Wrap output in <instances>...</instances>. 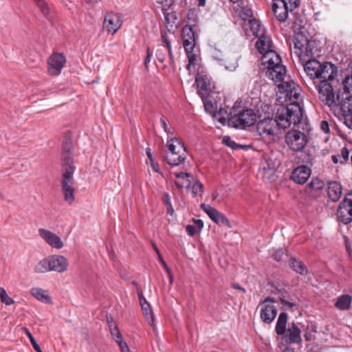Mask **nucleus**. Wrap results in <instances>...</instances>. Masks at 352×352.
<instances>
[{
  "label": "nucleus",
  "instance_id": "obj_30",
  "mask_svg": "<svg viewBox=\"0 0 352 352\" xmlns=\"http://www.w3.org/2000/svg\"><path fill=\"white\" fill-rule=\"evenodd\" d=\"M352 302V297L349 294H343L339 296L336 302L335 307L340 311L349 309Z\"/></svg>",
  "mask_w": 352,
  "mask_h": 352
},
{
  "label": "nucleus",
  "instance_id": "obj_36",
  "mask_svg": "<svg viewBox=\"0 0 352 352\" xmlns=\"http://www.w3.org/2000/svg\"><path fill=\"white\" fill-rule=\"evenodd\" d=\"M182 37L183 42H186V40L189 41H195V32L192 27L190 25H185L182 30Z\"/></svg>",
  "mask_w": 352,
  "mask_h": 352
},
{
  "label": "nucleus",
  "instance_id": "obj_56",
  "mask_svg": "<svg viewBox=\"0 0 352 352\" xmlns=\"http://www.w3.org/2000/svg\"><path fill=\"white\" fill-rule=\"evenodd\" d=\"M341 156L344 160V161H346L349 159V151L346 147H344L342 148Z\"/></svg>",
  "mask_w": 352,
  "mask_h": 352
},
{
  "label": "nucleus",
  "instance_id": "obj_37",
  "mask_svg": "<svg viewBox=\"0 0 352 352\" xmlns=\"http://www.w3.org/2000/svg\"><path fill=\"white\" fill-rule=\"evenodd\" d=\"M142 309L143 314L147 322L151 325H154V314L150 305H142Z\"/></svg>",
  "mask_w": 352,
  "mask_h": 352
},
{
  "label": "nucleus",
  "instance_id": "obj_21",
  "mask_svg": "<svg viewBox=\"0 0 352 352\" xmlns=\"http://www.w3.org/2000/svg\"><path fill=\"white\" fill-rule=\"evenodd\" d=\"M245 29L248 36H250L249 31L256 38H259L265 34V27L256 19L249 20L245 25Z\"/></svg>",
  "mask_w": 352,
  "mask_h": 352
},
{
  "label": "nucleus",
  "instance_id": "obj_58",
  "mask_svg": "<svg viewBox=\"0 0 352 352\" xmlns=\"http://www.w3.org/2000/svg\"><path fill=\"white\" fill-rule=\"evenodd\" d=\"M223 142L228 146L232 147L234 142L228 136H225L223 139Z\"/></svg>",
  "mask_w": 352,
  "mask_h": 352
},
{
  "label": "nucleus",
  "instance_id": "obj_4",
  "mask_svg": "<svg viewBox=\"0 0 352 352\" xmlns=\"http://www.w3.org/2000/svg\"><path fill=\"white\" fill-rule=\"evenodd\" d=\"M164 160L170 166L182 164L187 157V151L184 143L177 138H171L166 144Z\"/></svg>",
  "mask_w": 352,
  "mask_h": 352
},
{
  "label": "nucleus",
  "instance_id": "obj_44",
  "mask_svg": "<svg viewBox=\"0 0 352 352\" xmlns=\"http://www.w3.org/2000/svg\"><path fill=\"white\" fill-rule=\"evenodd\" d=\"M204 191V186L203 184L197 181L194 183V184L192 186V194L194 197H197L198 195H201L202 192Z\"/></svg>",
  "mask_w": 352,
  "mask_h": 352
},
{
  "label": "nucleus",
  "instance_id": "obj_35",
  "mask_svg": "<svg viewBox=\"0 0 352 352\" xmlns=\"http://www.w3.org/2000/svg\"><path fill=\"white\" fill-rule=\"evenodd\" d=\"M289 266L297 273L300 274H306L307 273V267L300 261L295 258H291L289 260Z\"/></svg>",
  "mask_w": 352,
  "mask_h": 352
},
{
  "label": "nucleus",
  "instance_id": "obj_9",
  "mask_svg": "<svg viewBox=\"0 0 352 352\" xmlns=\"http://www.w3.org/2000/svg\"><path fill=\"white\" fill-rule=\"evenodd\" d=\"M301 162L306 165H301L296 168L292 174V179L300 184H305L311 175V169L307 166L312 165L313 157L311 155L305 153H301L299 157Z\"/></svg>",
  "mask_w": 352,
  "mask_h": 352
},
{
  "label": "nucleus",
  "instance_id": "obj_55",
  "mask_svg": "<svg viewBox=\"0 0 352 352\" xmlns=\"http://www.w3.org/2000/svg\"><path fill=\"white\" fill-rule=\"evenodd\" d=\"M320 129L325 133H327L329 132V126L328 122L323 120L320 123Z\"/></svg>",
  "mask_w": 352,
  "mask_h": 352
},
{
  "label": "nucleus",
  "instance_id": "obj_50",
  "mask_svg": "<svg viewBox=\"0 0 352 352\" xmlns=\"http://www.w3.org/2000/svg\"><path fill=\"white\" fill-rule=\"evenodd\" d=\"M203 102L204 104V107H205L206 111L210 113H213L214 107H213L212 102L211 101L208 100L207 98L204 99V100H203Z\"/></svg>",
  "mask_w": 352,
  "mask_h": 352
},
{
  "label": "nucleus",
  "instance_id": "obj_26",
  "mask_svg": "<svg viewBox=\"0 0 352 352\" xmlns=\"http://www.w3.org/2000/svg\"><path fill=\"white\" fill-rule=\"evenodd\" d=\"M256 47L258 52L263 56L266 55L270 52H275L272 49V41L270 36L266 34L258 38L256 43Z\"/></svg>",
  "mask_w": 352,
  "mask_h": 352
},
{
  "label": "nucleus",
  "instance_id": "obj_27",
  "mask_svg": "<svg viewBox=\"0 0 352 352\" xmlns=\"http://www.w3.org/2000/svg\"><path fill=\"white\" fill-rule=\"evenodd\" d=\"M342 186L336 182H331L328 184L327 193L332 201H337L342 195Z\"/></svg>",
  "mask_w": 352,
  "mask_h": 352
},
{
  "label": "nucleus",
  "instance_id": "obj_28",
  "mask_svg": "<svg viewBox=\"0 0 352 352\" xmlns=\"http://www.w3.org/2000/svg\"><path fill=\"white\" fill-rule=\"evenodd\" d=\"M42 14L52 23L55 20V14L53 9L48 5L45 0H42L36 3Z\"/></svg>",
  "mask_w": 352,
  "mask_h": 352
},
{
  "label": "nucleus",
  "instance_id": "obj_49",
  "mask_svg": "<svg viewBox=\"0 0 352 352\" xmlns=\"http://www.w3.org/2000/svg\"><path fill=\"white\" fill-rule=\"evenodd\" d=\"M195 45V41H189L186 40V42H183V46L184 47V50H185L186 54L190 53V52H193Z\"/></svg>",
  "mask_w": 352,
  "mask_h": 352
},
{
  "label": "nucleus",
  "instance_id": "obj_45",
  "mask_svg": "<svg viewBox=\"0 0 352 352\" xmlns=\"http://www.w3.org/2000/svg\"><path fill=\"white\" fill-rule=\"evenodd\" d=\"M111 335L112 336V338L115 340V342L118 344V342H120L122 341V336L120 331V330L118 328V326H113V328L110 330Z\"/></svg>",
  "mask_w": 352,
  "mask_h": 352
},
{
  "label": "nucleus",
  "instance_id": "obj_39",
  "mask_svg": "<svg viewBox=\"0 0 352 352\" xmlns=\"http://www.w3.org/2000/svg\"><path fill=\"white\" fill-rule=\"evenodd\" d=\"M213 118L217 120L219 123L224 125L227 122H228L229 117L226 111L220 109L219 111L213 113Z\"/></svg>",
  "mask_w": 352,
  "mask_h": 352
},
{
  "label": "nucleus",
  "instance_id": "obj_16",
  "mask_svg": "<svg viewBox=\"0 0 352 352\" xmlns=\"http://www.w3.org/2000/svg\"><path fill=\"white\" fill-rule=\"evenodd\" d=\"M74 171L65 170L63 175L62 190L64 195L65 201L72 204L74 201V180L73 178Z\"/></svg>",
  "mask_w": 352,
  "mask_h": 352
},
{
  "label": "nucleus",
  "instance_id": "obj_42",
  "mask_svg": "<svg viewBox=\"0 0 352 352\" xmlns=\"http://www.w3.org/2000/svg\"><path fill=\"white\" fill-rule=\"evenodd\" d=\"M188 64L186 66L188 70L190 71V68L197 64L199 60V57L197 54L194 52H190L187 54Z\"/></svg>",
  "mask_w": 352,
  "mask_h": 352
},
{
  "label": "nucleus",
  "instance_id": "obj_8",
  "mask_svg": "<svg viewBox=\"0 0 352 352\" xmlns=\"http://www.w3.org/2000/svg\"><path fill=\"white\" fill-rule=\"evenodd\" d=\"M333 80L325 79L314 84L318 91L319 100L328 107H331L336 102V94L332 85Z\"/></svg>",
  "mask_w": 352,
  "mask_h": 352
},
{
  "label": "nucleus",
  "instance_id": "obj_13",
  "mask_svg": "<svg viewBox=\"0 0 352 352\" xmlns=\"http://www.w3.org/2000/svg\"><path fill=\"white\" fill-rule=\"evenodd\" d=\"M274 302L272 298L267 297L258 307L260 309L261 319L265 324H271L277 315Z\"/></svg>",
  "mask_w": 352,
  "mask_h": 352
},
{
  "label": "nucleus",
  "instance_id": "obj_3",
  "mask_svg": "<svg viewBox=\"0 0 352 352\" xmlns=\"http://www.w3.org/2000/svg\"><path fill=\"white\" fill-rule=\"evenodd\" d=\"M261 63L265 69V76L275 83H283L287 75L286 67L282 64V59L276 52H270L262 56Z\"/></svg>",
  "mask_w": 352,
  "mask_h": 352
},
{
  "label": "nucleus",
  "instance_id": "obj_61",
  "mask_svg": "<svg viewBox=\"0 0 352 352\" xmlns=\"http://www.w3.org/2000/svg\"><path fill=\"white\" fill-rule=\"evenodd\" d=\"M281 304L287 309L292 308L295 305L294 303L284 300L281 301Z\"/></svg>",
  "mask_w": 352,
  "mask_h": 352
},
{
  "label": "nucleus",
  "instance_id": "obj_33",
  "mask_svg": "<svg viewBox=\"0 0 352 352\" xmlns=\"http://www.w3.org/2000/svg\"><path fill=\"white\" fill-rule=\"evenodd\" d=\"M287 318L288 316L285 312H281L280 314L275 327L276 333L278 335L284 336L285 333L286 332Z\"/></svg>",
  "mask_w": 352,
  "mask_h": 352
},
{
  "label": "nucleus",
  "instance_id": "obj_63",
  "mask_svg": "<svg viewBox=\"0 0 352 352\" xmlns=\"http://www.w3.org/2000/svg\"><path fill=\"white\" fill-rule=\"evenodd\" d=\"M152 246H153V248L154 250L155 251V252L157 254V256H158L159 260H160V261H163V258H162V255H161V254H160V250H159L158 248H157V245H155V243L153 242V243H152Z\"/></svg>",
  "mask_w": 352,
  "mask_h": 352
},
{
  "label": "nucleus",
  "instance_id": "obj_18",
  "mask_svg": "<svg viewBox=\"0 0 352 352\" xmlns=\"http://www.w3.org/2000/svg\"><path fill=\"white\" fill-rule=\"evenodd\" d=\"M47 260L51 271L61 273L67 270V259L62 255H52L47 257Z\"/></svg>",
  "mask_w": 352,
  "mask_h": 352
},
{
  "label": "nucleus",
  "instance_id": "obj_20",
  "mask_svg": "<svg viewBox=\"0 0 352 352\" xmlns=\"http://www.w3.org/2000/svg\"><path fill=\"white\" fill-rule=\"evenodd\" d=\"M284 335L289 343L300 344L302 342L301 329L295 322L289 324Z\"/></svg>",
  "mask_w": 352,
  "mask_h": 352
},
{
  "label": "nucleus",
  "instance_id": "obj_60",
  "mask_svg": "<svg viewBox=\"0 0 352 352\" xmlns=\"http://www.w3.org/2000/svg\"><path fill=\"white\" fill-rule=\"evenodd\" d=\"M138 297L141 307H142V305H149L142 293L138 294Z\"/></svg>",
  "mask_w": 352,
  "mask_h": 352
},
{
  "label": "nucleus",
  "instance_id": "obj_43",
  "mask_svg": "<svg viewBox=\"0 0 352 352\" xmlns=\"http://www.w3.org/2000/svg\"><path fill=\"white\" fill-rule=\"evenodd\" d=\"M1 301L6 305H10L14 303V300L11 298L3 288H0Z\"/></svg>",
  "mask_w": 352,
  "mask_h": 352
},
{
  "label": "nucleus",
  "instance_id": "obj_7",
  "mask_svg": "<svg viewBox=\"0 0 352 352\" xmlns=\"http://www.w3.org/2000/svg\"><path fill=\"white\" fill-rule=\"evenodd\" d=\"M294 53L298 56L302 65L307 63L311 59H315L314 56L317 50L315 49L314 42L309 41L307 38L300 41L296 38L294 41Z\"/></svg>",
  "mask_w": 352,
  "mask_h": 352
},
{
  "label": "nucleus",
  "instance_id": "obj_51",
  "mask_svg": "<svg viewBox=\"0 0 352 352\" xmlns=\"http://www.w3.org/2000/svg\"><path fill=\"white\" fill-rule=\"evenodd\" d=\"M186 230L190 236L195 235L199 230L194 225H188L186 227Z\"/></svg>",
  "mask_w": 352,
  "mask_h": 352
},
{
  "label": "nucleus",
  "instance_id": "obj_14",
  "mask_svg": "<svg viewBox=\"0 0 352 352\" xmlns=\"http://www.w3.org/2000/svg\"><path fill=\"white\" fill-rule=\"evenodd\" d=\"M66 58L62 53L54 52L47 59V74L58 76L66 64Z\"/></svg>",
  "mask_w": 352,
  "mask_h": 352
},
{
  "label": "nucleus",
  "instance_id": "obj_62",
  "mask_svg": "<svg viewBox=\"0 0 352 352\" xmlns=\"http://www.w3.org/2000/svg\"><path fill=\"white\" fill-rule=\"evenodd\" d=\"M304 338L306 341L309 342L313 339V336L311 331H309V329L305 331L304 334Z\"/></svg>",
  "mask_w": 352,
  "mask_h": 352
},
{
  "label": "nucleus",
  "instance_id": "obj_5",
  "mask_svg": "<svg viewBox=\"0 0 352 352\" xmlns=\"http://www.w3.org/2000/svg\"><path fill=\"white\" fill-rule=\"evenodd\" d=\"M278 93L283 96H279L280 98H284L285 102H289V104L285 108H289L292 106H297L302 115V109H301L298 100L300 98V87L292 80L280 83L277 86Z\"/></svg>",
  "mask_w": 352,
  "mask_h": 352
},
{
  "label": "nucleus",
  "instance_id": "obj_22",
  "mask_svg": "<svg viewBox=\"0 0 352 352\" xmlns=\"http://www.w3.org/2000/svg\"><path fill=\"white\" fill-rule=\"evenodd\" d=\"M211 56L214 60H217L220 65H224L228 70H234L238 66L235 59L230 61L228 58L225 59L223 53L216 47L211 50Z\"/></svg>",
  "mask_w": 352,
  "mask_h": 352
},
{
  "label": "nucleus",
  "instance_id": "obj_57",
  "mask_svg": "<svg viewBox=\"0 0 352 352\" xmlns=\"http://www.w3.org/2000/svg\"><path fill=\"white\" fill-rule=\"evenodd\" d=\"M283 254V251L282 250H279L273 254V258L274 260L279 261L281 260Z\"/></svg>",
  "mask_w": 352,
  "mask_h": 352
},
{
  "label": "nucleus",
  "instance_id": "obj_46",
  "mask_svg": "<svg viewBox=\"0 0 352 352\" xmlns=\"http://www.w3.org/2000/svg\"><path fill=\"white\" fill-rule=\"evenodd\" d=\"M23 330L25 332L26 335L28 336V337L30 339V341L34 348V349L36 351V352H43L41 347L39 346V345L37 344L36 341L35 340V339L34 338L33 336L32 335V333L30 332V331L24 327L23 328Z\"/></svg>",
  "mask_w": 352,
  "mask_h": 352
},
{
  "label": "nucleus",
  "instance_id": "obj_2",
  "mask_svg": "<svg viewBox=\"0 0 352 352\" xmlns=\"http://www.w3.org/2000/svg\"><path fill=\"white\" fill-rule=\"evenodd\" d=\"M302 65L314 84L322 80H334L338 75V67L331 62L320 63L316 59H311Z\"/></svg>",
  "mask_w": 352,
  "mask_h": 352
},
{
  "label": "nucleus",
  "instance_id": "obj_24",
  "mask_svg": "<svg viewBox=\"0 0 352 352\" xmlns=\"http://www.w3.org/2000/svg\"><path fill=\"white\" fill-rule=\"evenodd\" d=\"M272 10L277 20L284 22L288 17L289 9H287L286 6L280 1V0H275L272 4Z\"/></svg>",
  "mask_w": 352,
  "mask_h": 352
},
{
  "label": "nucleus",
  "instance_id": "obj_52",
  "mask_svg": "<svg viewBox=\"0 0 352 352\" xmlns=\"http://www.w3.org/2000/svg\"><path fill=\"white\" fill-rule=\"evenodd\" d=\"M162 200L166 206H170V197L167 192H164L162 195Z\"/></svg>",
  "mask_w": 352,
  "mask_h": 352
},
{
  "label": "nucleus",
  "instance_id": "obj_31",
  "mask_svg": "<svg viewBox=\"0 0 352 352\" xmlns=\"http://www.w3.org/2000/svg\"><path fill=\"white\" fill-rule=\"evenodd\" d=\"M324 186V182L318 178H313L306 186V192L311 196H315L316 193L321 190Z\"/></svg>",
  "mask_w": 352,
  "mask_h": 352
},
{
  "label": "nucleus",
  "instance_id": "obj_17",
  "mask_svg": "<svg viewBox=\"0 0 352 352\" xmlns=\"http://www.w3.org/2000/svg\"><path fill=\"white\" fill-rule=\"evenodd\" d=\"M201 209L208 215V217L217 224L219 226H231L229 220L226 217L210 205L202 204Z\"/></svg>",
  "mask_w": 352,
  "mask_h": 352
},
{
  "label": "nucleus",
  "instance_id": "obj_47",
  "mask_svg": "<svg viewBox=\"0 0 352 352\" xmlns=\"http://www.w3.org/2000/svg\"><path fill=\"white\" fill-rule=\"evenodd\" d=\"M280 1L286 6L287 9L290 10V12L295 10L298 6V0H280Z\"/></svg>",
  "mask_w": 352,
  "mask_h": 352
},
{
  "label": "nucleus",
  "instance_id": "obj_48",
  "mask_svg": "<svg viewBox=\"0 0 352 352\" xmlns=\"http://www.w3.org/2000/svg\"><path fill=\"white\" fill-rule=\"evenodd\" d=\"M72 147H73V145H72V141L71 140V139H69V138L66 139L63 143V146H62L63 153H72Z\"/></svg>",
  "mask_w": 352,
  "mask_h": 352
},
{
  "label": "nucleus",
  "instance_id": "obj_12",
  "mask_svg": "<svg viewBox=\"0 0 352 352\" xmlns=\"http://www.w3.org/2000/svg\"><path fill=\"white\" fill-rule=\"evenodd\" d=\"M337 218L344 224L352 221V192L346 195L337 210Z\"/></svg>",
  "mask_w": 352,
  "mask_h": 352
},
{
  "label": "nucleus",
  "instance_id": "obj_54",
  "mask_svg": "<svg viewBox=\"0 0 352 352\" xmlns=\"http://www.w3.org/2000/svg\"><path fill=\"white\" fill-rule=\"evenodd\" d=\"M118 344L120 347L121 352H130L126 343L125 342H124L123 340L121 341L120 342H118Z\"/></svg>",
  "mask_w": 352,
  "mask_h": 352
},
{
  "label": "nucleus",
  "instance_id": "obj_19",
  "mask_svg": "<svg viewBox=\"0 0 352 352\" xmlns=\"http://www.w3.org/2000/svg\"><path fill=\"white\" fill-rule=\"evenodd\" d=\"M38 234L49 245L54 248L61 249L64 245L61 239L50 230L41 228L38 230Z\"/></svg>",
  "mask_w": 352,
  "mask_h": 352
},
{
  "label": "nucleus",
  "instance_id": "obj_40",
  "mask_svg": "<svg viewBox=\"0 0 352 352\" xmlns=\"http://www.w3.org/2000/svg\"><path fill=\"white\" fill-rule=\"evenodd\" d=\"M157 3L161 4L162 6L163 14L164 15L165 19L166 21L168 20V15L169 14L168 12V8H170L174 3L175 0H156Z\"/></svg>",
  "mask_w": 352,
  "mask_h": 352
},
{
  "label": "nucleus",
  "instance_id": "obj_53",
  "mask_svg": "<svg viewBox=\"0 0 352 352\" xmlns=\"http://www.w3.org/2000/svg\"><path fill=\"white\" fill-rule=\"evenodd\" d=\"M160 123L164 130L167 133H170L171 127L166 123V120L164 118L160 119Z\"/></svg>",
  "mask_w": 352,
  "mask_h": 352
},
{
  "label": "nucleus",
  "instance_id": "obj_64",
  "mask_svg": "<svg viewBox=\"0 0 352 352\" xmlns=\"http://www.w3.org/2000/svg\"><path fill=\"white\" fill-rule=\"evenodd\" d=\"M146 52H147V55H146V57L144 60V64L146 65L149 62H150V60H151V52H150V49L148 47L147 48V50H146Z\"/></svg>",
  "mask_w": 352,
  "mask_h": 352
},
{
  "label": "nucleus",
  "instance_id": "obj_6",
  "mask_svg": "<svg viewBox=\"0 0 352 352\" xmlns=\"http://www.w3.org/2000/svg\"><path fill=\"white\" fill-rule=\"evenodd\" d=\"M195 84L197 88V94L202 100L208 98L214 92L215 83L208 72L201 70L197 73Z\"/></svg>",
  "mask_w": 352,
  "mask_h": 352
},
{
  "label": "nucleus",
  "instance_id": "obj_15",
  "mask_svg": "<svg viewBox=\"0 0 352 352\" xmlns=\"http://www.w3.org/2000/svg\"><path fill=\"white\" fill-rule=\"evenodd\" d=\"M122 23L123 20L120 14L109 12L104 16L102 28L109 34L113 35L121 28Z\"/></svg>",
  "mask_w": 352,
  "mask_h": 352
},
{
  "label": "nucleus",
  "instance_id": "obj_32",
  "mask_svg": "<svg viewBox=\"0 0 352 352\" xmlns=\"http://www.w3.org/2000/svg\"><path fill=\"white\" fill-rule=\"evenodd\" d=\"M30 294L39 301L49 304L52 303L51 298L46 290L34 287L31 289Z\"/></svg>",
  "mask_w": 352,
  "mask_h": 352
},
{
  "label": "nucleus",
  "instance_id": "obj_29",
  "mask_svg": "<svg viewBox=\"0 0 352 352\" xmlns=\"http://www.w3.org/2000/svg\"><path fill=\"white\" fill-rule=\"evenodd\" d=\"M175 175V184L176 186L181 189L183 188H188L190 185V178L192 177L190 174L180 172V173H174Z\"/></svg>",
  "mask_w": 352,
  "mask_h": 352
},
{
  "label": "nucleus",
  "instance_id": "obj_59",
  "mask_svg": "<svg viewBox=\"0 0 352 352\" xmlns=\"http://www.w3.org/2000/svg\"><path fill=\"white\" fill-rule=\"evenodd\" d=\"M193 222L195 223V226H196L198 230H201L204 226V223L201 219H193Z\"/></svg>",
  "mask_w": 352,
  "mask_h": 352
},
{
  "label": "nucleus",
  "instance_id": "obj_10",
  "mask_svg": "<svg viewBox=\"0 0 352 352\" xmlns=\"http://www.w3.org/2000/svg\"><path fill=\"white\" fill-rule=\"evenodd\" d=\"M256 122V115L252 109H246L231 116L228 124L234 128L243 129L253 125Z\"/></svg>",
  "mask_w": 352,
  "mask_h": 352
},
{
  "label": "nucleus",
  "instance_id": "obj_38",
  "mask_svg": "<svg viewBox=\"0 0 352 352\" xmlns=\"http://www.w3.org/2000/svg\"><path fill=\"white\" fill-rule=\"evenodd\" d=\"M47 258L39 261L34 267V271L36 273H45L50 270Z\"/></svg>",
  "mask_w": 352,
  "mask_h": 352
},
{
  "label": "nucleus",
  "instance_id": "obj_34",
  "mask_svg": "<svg viewBox=\"0 0 352 352\" xmlns=\"http://www.w3.org/2000/svg\"><path fill=\"white\" fill-rule=\"evenodd\" d=\"M62 164L65 170L74 171L75 166L74 165L72 153H62Z\"/></svg>",
  "mask_w": 352,
  "mask_h": 352
},
{
  "label": "nucleus",
  "instance_id": "obj_1",
  "mask_svg": "<svg viewBox=\"0 0 352 352\" xmlns=\"http://www.w3.org/2000/svg\"><path fill=\"white\" fill-rule=\"evenodd\" d=\"M302 114L297 106L278 107L275 118L269 116L258 120L256 131L261 138L267 144L276 142L280 139V128L286 129L291 124L300 122Z\"/></svg>",
  "mask_w": 352,
  "mask_h": 352
},
{
  "label": "nucleus",
  "instance_id": "obj_11",
  "mask_svg": "<svg viewBox=\"0 0 352 352\" xmlns=\"http://www.w3.org/2000/svg\"><path fill=\"white\" fill-rule=\"evenodd\" d=\"M307 135L298 130H290L285 135V142L294 151H302L308 143Z\"/></svg>",
  "mask_w": 352,
  "mask_h": 352
},
{
  "label": "nucleus",
  "instance_id": "obj_23",
  "mask_svg": "<svg viewBox=\"0 0 352 352\" xmlns=\"http://www.w3.org/2000/svg\"><path fill=\"white\" fill-rule=\"evenodd\" d=\"M161 36H162V41L165 44V45H164L162 47H160L157 50L156 56L160 62L163 63L165 59V54L163 52V51L166 48L168 52L170 59L171 61H173V52H172V50H171L170 41L168 39L167 34L164 32H162L161 33Z\"/></svg>",
  "mask_w": 352,
  "mask_h": 352
},
{
  "label": "nucleus",
  "instance_id": "obj_25",
  "mask_svg": "<svg viewBox=\"0 0 352 352\" xmlns=\"http://www.w3.org/2000/svg\"><path fill=\"white\" fill-rule=\"evenodd\" d=\"M342 85L344 93L352 94V60L348 63L347 67L342 71Z\"/></svg>",
  "mask_w": 352,
  "mask_h": 352
},
{
  "label": "nucleus",
  "instance_id": "obj_41",
  "mask_svg": "<svg viewBox=\"0 0 352 352\" xmlns=\"http://www.w3.org/2000/svg\"><path fill=\"white\" fill-rule=\"evenodd\" d=\"M341 109L344 113L350 114L352 117V96L347 97L341 105Z\"/></svg>",
  "mask_w": 352,
  "mask_h": 352
}]
</instances>
